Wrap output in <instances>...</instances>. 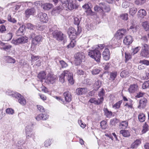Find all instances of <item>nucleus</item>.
Segmentation results:
<instances>
[{
    "label": "nucleus",
    "instance_id": "nucleus-1",
    "mask_svg": "<svg viewBox=\"0 0 149 149\" xmlns=\"http://www.w3.org/2000/svg\"><path fill=\"white\" fill-rule=\"evenodd\" d=\"M126 31L125 29H121L118 30L115 34L114 37L112 39V41L116 47L120 46L121 42V40L123 36L125 34Z\"/></svg>",
    "mask_w": 149,
    "mask_h": 149
},
{
    "label": "nucleus",
    "instance_id": "nucleus-2",
    "mask_svg": "<svg viewBox=\"0 0 149 149\" xmlns=\"http://www.w3.org/2000/svg\"><path fill=\"white\" fill-rule=\"evenodd\" d=\"M67 79L71 85H73L74 83L72 74L68 70H64L61 74L59 78V81L63 83L65 80Z\"/></svg>",
    "mask_w": 149,
    "mask_h": 149
},
{
    "label": "nucleus",
    "instance_id": "nucleus-3",
    "mask_svg": "<svg viewBox=\"0 0 149 149\" xmlns=\"http://www.w3.org/2000/svg\"><path fill=\"white\" fill-rule=\"evenodd\" d=\"M52 34L54 38L59 42H62L63 44L66 43V36L62 32L55 30L52 32Z\"/></svg>",
    "mask_w": 149,
    "mask_h": 149
},
{
    "label": "nucleus",
    "instance_id": "nucleus-4",
    "mask_svg": "<svg viewBox=\"0 0 149 149\" xmlns=\"http://www.w3.org/2000/svg\"><path fill=\"white\" fill-rule=\"evenodd\" d=\"M89 50L88 55L94 59L97 62H100L101 57V54L100 51L93 47H92V49H89Z\"/></svg>",
    "mask_w": 149,
    "mask_h": 149
},
{
    "label": "nucleus",
    "instance_id": "nucleus-5",
    "mask_svg": "<svg viewBox=\"0 0 149 149\" xmlns=\"http://www.w3.org/2000/svg\"><path fill=\"white\" fill-rule=\"evenodd\" d=\"M74 61L77 65H80L82 62H84L85 60V54L83 52H79L74 55Z\"/></svg>",
    "mask_w": 149,
    "mask_h": 149
},
{
    "label": "nucleus",
    "instance_id": "nucleus-6",
    "mask_svg": "<svg viewBox=\"0 0 149 149\" xmlns=\"http://www.w3.org/2000/svg\"><path fill=\"white\" fill-rule=\"evenodd\" d=\"M33 128V124L31 123L30 122L26 124L25 131L27 139H35L34 134L32 133Z\"/></svg>",
    "mask_w": 149,
    "mask_h": 149
},
{
    "label": "nucleus",
    "instance_id": "nucleus-7",
    "mask_svg": "<svg viewBox=\"0 0 149 149\" xmlns=\"http://www.w3.org/2000/svg\"><path fill=\"white\" fill-rule=\"evenodd\" d=\"M28 38L26 36H22L16 39H13L11 41L12 43L15 45L23 44L27 42Z\"/></svg>",
    "mask_w": 149,
    "mask_h": 149
},
{
    "label": "nucleus",
    "instance_id": "nucleus-8",
    "mask_svg": "<svg viewBox=\"0 0 149 149\" xmlns=\"http://www.w3.org/2000/svg\"><path fill=\"white\" fill-rule=\"evenodd\" d=\"M35 34L32 33L30 35V36L32 38V44L34 46L37 45L40 43L42 40V37L40 35L35 36Z\"/></svg>",
    "mask_w": 149,
    "mask_h": 149
},
{
    "label": "nucleus",
    "instance_id": "nucleus-9",
    "mask_svg": "<svg viewBox=\"0 0 149 149\" xmlns=\"http://www.w3.org/2000/svg\"><path fill=\"white\" fill-rule=\"evenodd\" d=\"M56 78V77L55 75L49 73L46 76L45 82L49 84H53L55 82Z\"/></svg>",
    "mask_w": 149,
    "mask_h": 149
},
{
    "label": "nucleus",
    "instance_id": "nucleus-10",
    "mask_svg": "<svg viewBox=\"0 0 149 149\" xmlns=\"http://www.w3.org/2000/svg\"><path fill=\"white\" fill-rule=\"evenodd\" d=\"M68 33L70 37L72 39H74L78 35L75 29L72 27L69 28Z\"/></svg>",
    "mask_w": 149,
    "mask_h": 149
},
{
    "label": "nucleus",
    "instance_id": "nucleus-11",
    "mask_svg": "<svg viewBox=\"0 0 149 149\" xmlns=\"http://www.w3.org/2000/svg\"><path fill=\"white\" fill-rule=\"evenodd\" d=\"M78 7L75 3V1L74 0H70L67 4V8L70 10H72Z\"/></svg>",
    "mask_w": 149,
    "mask_h": 149
},
{
    "label": "nucleus",
    "instance_id": "nucleus-12",
    "mask_svg": "<svg viewBox=\"0 0 149 149\" xmlns=\"http://www.w3.org/2000/svg\"><path fill=\"white\" fill-rule=\"evenodd\" d=\"M38 15L41 22L43 23H46L47 22L48 18L45 13L40 12L39 13Z\"/></svg>",
    "mask_w": 149,
    "mask_h": 149
},
{
    "label": "nucleus",
    "instance_id": "nucleus-13",
    "mask_svg": "<svg viewBox=\"0 0 149 149\" xmlns=\"http://www.w3.org/2000/svg\"><path fill=\"white\" fill-rule=\"evenodd\" d=\"M147 102V100L145 98H142L139 101V105L138 108L140 109H143L146 107Z\"/></svg>",
    "mask_w": 149,
    "mask_h": 149
},
{
    "label": "nucleus",
    "instance_id": "nucleus-14",
    "mask_svg": "<svg viewBox=\"0 0 149 149\" xmlns=\"http://www.w3.org/2000/svg\"><path fill=\"white\" fill-rule=\"evenodd\" d=\"M36 12V10L34 8H28L25 11L26 17H29L30 15H33Z\"/></svg>",
    "mask_w": 149,
    "mask_h": 149
},
{
    "label": "nucleus",
    "instance_id": "nucleus-15",
    "mask_svg": "<svg viewBox=\"0 0 149 149\" xmlns=\"http://www.w3.org/2000/svg\"><path fill=\"white\" fill-rule=\"evenodd\" d=\"M103 59L106 61L108 60L110 58V52L108 48H105L102 54Z\"/></svg>",
    "mask_w": 149,
    "mask_h": 149
},
{
    "label": "nucleus",
    "instance_id": "nucleus-16",
    "mask_svg": "<svg viewBox=\"0 0 149 149\" xmlns=\"http://www.w3.org/2000/svg\"><path fill=\"white\" fill-rule=\"evenodd\" d=\"M46 74L44 71H42L39 72L37 76L38 79V81L41 82H43V80H45L46 77Z\"/></svg>",
    "mask_w": 149,
    "mask_h": 149
},
{
    "label": "nucleus",
    "instance_id": "nucleus-17",
    "mask_svg": "<svg viewBox=\"0 0 149 149\" xmlns=\"http://www.w3.org/2000/svg\"><path fill=\"white\" fill-rule=\"evenodd\" d=\"M132 41V37L130 36H127L125 37L123 42L125 45H128L131 44Z\"/></svg>",
    "mask_w": 149,
    "mask_h": 149
},
{
    "label": "nucleus",
    "instance_id": "nucleus-18",
    "mask_svg": "<svg viewBox=\"0 0 149 149\" xmlns=\"http://www.w3.org/2000/svg\"><path fill=\"white\" fill-rule=\"evenodd\" d=\"M65 101L67 102H69L72 100V96L70 93L68 91L64 92L63 93Z\"/></svg>",
    "mask_w": 149,
    "mask_h": 149
},
{
    "label": "nucleus",
    "instance_id": "nucleus-19",
    "mask_svg": "<svg viewBox=\"0 0 149 149\" xmlns=\"http://www.w3.org/2000/svg\"><path fill=\"white\" fill-rule=\"evenodd\" d=\"M49 116L47 114H43L42 113L38 115L36 117V119L38 121L46 120L48 119Z\"/></svg>",
    "mask_w": 149,
    "mask_h": 149
},
{
    "label": "nucleus",
    "instance_id": "nucleus-20",
    "mask_svg": "<svg viewBox=\"0 0 149 149\" xmlns=\"http://www.w3.org/2000/svg\"><path fill=\"white\" fill-rule=\"evenodd\" d=\"M87 89L85 88H79L76 89V93L77 95H82L87 91Z\"/></svg>",
    "mask_w": 149,
    "mask_h": 149
},
{
    "label": "nucleus",
    "instance_id": "nucleus-21",
    "mask_svg": "<svg viewBox=\"0 0 149 149\" xmlns=\"http://www.w3.org/2000/svg\"><path fill=\"white\" fill-rule=\"evenodd\" d=\"M102 5V11L105 12H109L110 10V8L109 5L105 4L103 3H100V5Z\"/></svg>",
    "mask_w": 149,
    "mask_h": 149
},
{
    "label": "nucleus",
    "instance_id": "nucleus-22",
    "mask_svg": "<svg viewBox=\"0 0 149 149\" xmlns=\"http://www.w3.org/2000/svg\"><path fill=\"white\" fill-rule=\"evenodd\" d=\"M137 85L136 84H134L130 85L128 90L130 93H133L137 90Z\"/></svg>",
    "mask_w": 149,
    "mask_h": 149
},
{
    "label": "nucleus",
    "instance_id": "nucleus-23",
    "mask_svg": "<svg viewBox=\"0 0 149 149\" xmlns=\"http://www.w3.org/2000/svg\"><path fill=\"white\" fill-rule=\"evenodd\" d=\"M128 124L127 120L122 121L120 122L119 127L122 129H125L127 127Z\"/></svg>",
    "mask_w": 149,
    "mask_h": 149
},
{
    "label": "nucleus",
    "instance_id": "nucleus-24",
    "mask_svg": "<svg viewBox=\"0 0 149 149\" xmlns=\"http://www.w3.org/2000/svg\"><path fill=\"white\" fill-rule=\"evenodd\" d=\"M101 71L100 68L98 67H95L91 70L92 74L93 75H96L99 74Z\"/></svg>",
    "mask_w": 149,
    "mask_h": 149
},
{
    "label": "nucleus",
    "instance_id": "nucleus-25",
    "mask_svg": "<svg viewBox=\"0 0 149 149\" xmlns=\"http://www.w3.org/2000/svg\"><path fill=\"white\" fill-rule=\"evenodd\" d=\"M146 15V11L143 9L140 10L138 13V16L139 17L141 18L143 17Z\"/></svg>",
    "mask_w": 149,
    "mask_h": 149
},
{
    "label": "nucleus",
    "instance_id": "nucleus-26",
    "mask_svg": "<svg viewBox=\"0 0 149 149\" xmlns=\"http://www.w3.org/2000/svg\"><path fill=\"white\" fill-rule=\"evenodd\" d=\"M140 55L141 56L146 58L149 57V50H141Z\"/></svg>",
    "mask_w": 149,
    "mask_h": 149
},
{
    "label": "nucleus",
    "instance_id": "nucleus-27",
    "mask_svg": "<svg viewBox=\"0 0 149 149\" xmlns=\"http://www.w3.org/2000/svg\"><path fill=\"white\" fill-rule=\"evenodd\" d=\"M53 6L52 4L49 3H47L41 6V7L45 10H49Z\"/></svg>",
    "mask_w": 149,
    "mask_h": 149
},
{
    "label": "nucleus",
    "instance_id": "nucleus-28",
    "mask_svg": "<svg viewBox=\"0 0 149 149\" xmlns=\"http://www.w3.org/2000/svg\"><path fill=\"white\" fill-rule=\"evenodd\" d=\"M104 111L106 117L109 118L111 117L112 115V112L111 111H109L107 108H104Z\"/></svg>",
    "mask_w": 149,
    "mask_h": 149
},
{
    "label": "nucleus",
    "instance_id": "nucleus-29",
    "mask_svg": "<svg viewBox=\"0 0 149 149\" xmlns=\"http://www.w3.org/2000/svg\"><path fill=\"white\" fill-rule=\"evenodd\" d=\"M25 26L24 25H22V26L19 27L17 32V35L18 36H21L23 34L24 30L25 28Z\"/></svg>",
    "mask_w": 149,
    "mask_h": 149
},
{
    "label": "nucleus",
    "instance_id": "nucleus-30",
    "mask_svg": "<svg viewBox=\"0 0 149 149\" xmlns=\"http://www.w3.org/2000/svg\"><path fill=\"white\" fill-rule=\"evenodd\" d=\"M142 26L144 29L146 31H147L149 30V22L148 21H146L142 23Z\"/></svg>",
    "mask_w": 149,
    "mask_h": 149
},
{
    "label": "nucleus",
    "instance_id": "nucleus-31",
    "mask_svg": "<svg viewBox=\"0 0 149 149\" xmlns=\"http://www.w3.org/2000/svg\"><path fill=\"white\" fill-rule=\"evenodd\" d=\"M120 133L122 135L125 137H127L130 136V134L128 130H122L120 131Z\"/></svg>",
    "mask_w": 149,
    "mask_h": 149
},
{
    "label": "nucleus",
    "instance_id": "nucleus-32",
    "mask_svg": "<svg viewBox=\"0 0 149 149\" xmlns=\"http://www.w3.org/2000/svg\"><path fill=\"white\" fill-rule=\"evenodd\" d=\"M6 59L7 62L9 63H14L16 61L14 58L10 56H6Z\"/></svg>",
    "mask_w": 149,
    "mask_h": 149
},
{
    "label": "nucleus",
    "instance_id": "nucleus-33",
    "mask_svg": "<svg viewBox=\"0 0 149 149\" xmlns=\"http://www.w3.org/2000/svg\"><path fill=\"white\" fill-rule=\"evenodd\" d=\"M128 15L127 13H124L121 14L120 16V19L124 21H127L128 19Z\"/></svg>",
    "mask_w": 149,
    "mask_h": 149
},
{
    "label": "nucleus",
    "instance_id": "nucleus-34",
    "mask_svg": "<svg viewBox=\"0 0 149 149\" xmlns=\"http://www.w3.org/2000/svg\"><path fill=\"white\" fill-rule=\"evenodd\" d=\"M18 101L23 106L26 103V101L25 99L22 95L19 99Z\"/></svg>",
    "mask_w": 149,
    "mask_h": 149
},
{
    "label": "nucleus",
    "instance_id": "nucleus-35",
    "mask_svg": "<svg viewBox=\"0 0 149 149\" xmlns=\"http://www.w3.org/2000/svg\"><path fill=\"white\" fill-rule=\"evenodd\" d=\"M76 42L74 39H72L69 44L67 45V48H71L74 47L76 44Z\"/></svg>",
    "mask_w": 149,
    "mask_h": 149
},
{
    "label": "nucleus",
    "instance_id": "nucleus-36",
    "mask_svg": "<svg viewBox=\"0 0 149 149\" xmlns=\"http://www.w3.org/2000/svg\"><path fill=\"white\" fill-rule=\"evenodd\" d=\"M149 129L148 125L146 123H145L143 126V129L141 132L143 134L145 133Z\"/></svg>",
    "mask_w": 149,
    "mask_h": 149
},
{
    "label": "nucleus",
    "instance_id": "nucleus-37",
    "mask_svg": "<svg viewBox=\"0 0 149 149\" xmlns=\"http://www.w3.org/2000/svg\"><path fill=\"white\" fill-rule=\"evenodd\" d=\"M107 121L105 120H102L100 122V125L102 129L105 130L107 127Z\"/></svg>",
    "mask_w": 149,
    "mask_h": 149
},
{
    "label": "nucleus",
    "instance_id": "nucleus-38",
    "mask_svg": "<svg viewBox=\"0 0 149 149\" xmlns=\"http://www.w3.org/2000/svg\"><path fill=\"white\" fill-rule=\"evenodd\" d=\"M13 34L12 33L10 32L9 33H7L6 36V40L7 41L10 40L13 38Z\"/></svg>",
    "mask_w": 149,
    "mask_h": 149
},
{
    "label": "nucleus",
    "instance_id": "nucleus-39",
    "mask_svg": "<svg viewBox=\"0 0 149 149\" xmlns=\"http://www.w3.org/2000/svg\"><path fill=\"white\" fill-rule=\"evenodd\" d=\"M141 49V47L138 46L135 48H132V54L134 55L138 53Z\"/></svg>",
    "mask_w": 149,
    "mask_h": 149
},
{
    "label": "nucleus",
    "instance_id": "nucleus-40",
    "mask_svg": "<svg viewBox=\"0 0 149 149\" xmlns=\"http://www.w3.org/2000/svg\"><path fill=\"white\" fill-rule=\"evenodd\" d=\"M129 72L127 70H125L122 71L120 73V76L122 78H124L127 77Z\"/></svg>",
    "mask_w": 149,
    "mask_h": 149
},
{
    "label": "nucleus",
    "instance_id": "nucleus-41",
    "mask_svg": "<svg viewBox=\"0 0 149 149\" xmlns=\"http://www.w3.org/2000/svg\"><path fill=\"white\" fill-rule=\"evenodd\" d=\"M117 72H111L110 74V79L113 81L116 77Z\"/></svg>",
    "mask_w": 149,
    "mask_h": 149
},
{
    "label": "nucleus",
    "instance_id": "nucleus-42",
    "mask_svg": "<svg viewBox=\"0 0 149 149\" xmlns=\"http://www.w3.org/2000/svg\"><path fill=\"white\" fill-rule=\"evenodd\" d=\"M125 62L126 63L132 57L130 54L128 52H125Z\"/></svg>",
    "mask_w": 149,
    "mask_h": 149
},
{
    "label": "nucleus",
    "instance_id": "nucleus-43",
    "mask_svg": "<svg viewBox=\"0 0 149 149\" xmlns=\"http://www.w3.org/2000/svg\"><path fill=\"white\" fill-rule=\"evenodd\" d=\"M141 50H149V45L142 43L141 44Z\"/></svg>",
    "mask_w": 149,
    "mask_h": 149
},
{
    "label": "nucleus",
    "instance_id": "nucleus-44",
    "mask_svg": "<svg viewBox=\"0 0 149 149\" xmlns=\"http://www.w3.org/2000/svg\"><path fill=\"white\" fill-rule=\"evenodd\" d=\"M138 118L139 121L143 122H144L145 120V116L143 113L140 114L138 116Z\"/></svg>",
    "mask_w": 149,
    "mask_h": 149
},
{
    "label": "nucleus",
    "instance_id": "nucleus-45",
    "mask_svg": "<svg viewBox=\"0 0 149 149\" xmlns=\"http://www.w3.org/2000/svg\"><path fill=\"white\" fill-rule=\"evenodd\" d=\"M136 26L135 24H132L128 29L130 31H132L133 33L136 32Z\"/></svg>",
    "mask_w": 149,
    "mask_h": 149
},
{
    "label": "nucleus",
    "instance_id": "nucleus-46",
    "mask_svg": "<svg viewBox=\"0 0 149 149\" xmlns=\"http://www.w3.org/2000/svg\"><path fill=\"white\" fill-rule=\"evenodd\" d=\"M61 10L62 9L60 6H58L54 8L52 12L55 13H56V14H58Z\"/></svg>",
    "mask_w": 149,
    "mask_h": 149
},
{
    "label": "nucleus",
    "instance_id": "nucleus-47",
    "mask_svg": "<svg viewBox=\"0 0 149 149\" xmlns=\"http://www.w3.org/2000/svg\"><path fill=\"white\" fill-rule=\"evenodd\" d=\"M105 47L104 44H100L98 45H96L95 46L93 47L95 49H96L97 50H98L99 51L102 50Z\"/></svg>",
    "mask_w": 149,
    "mask_h": 149
},
{
    "label": "nucleus",
    "instance_id": "nucleus-48",
    "mask_svg": "<svg viewBox=\"0 0 149 149\" xmlns=\"http://www.w3.org/2000/svg\"><path fill=\"white\" fill-rule=\"evenodd\" d=\"M137 11L136 8L132 7L130 9L129 13L131 15L133 16L136 13Z\"/></svg>",
    "mask_w": 149,
    "mask_h": 149
},
{
    "label": "nucleus",
    "instance_id": "nucleus-49",
    "mask_svg": "<svg viewBox=\"0 0 149 149\" xmlns=\"http://www.w3.org/2000/svg\"><path fill=\"white\" fill-rule=\"evenodd\" d=\"M119 122V120L117 118H114L110 120V123L112 125H115Z\"/></svg>",
    "mask_w": 149,
    "mask_h": 149
},
{
    "label": "nucleus",
    "instance_id": "nucleus-50",
    "mask_svg": "<svg viewBox=\"0 0 149 149\" xmlns=\"http://www.w3.org/2000/svg\"><path fill=\"white\" fill-rule=\"evenodd\" d=\"M21 95L20 93L17 92H14V93L13 94L12 97L15 99H19L20 97H21Z\"/></svg>",
    "mask_w": 149,
    "mask_h": 149
},
{
    "label": "nucleus",
    "instance_id": "nucleus-51",
    "mask_svg": "<svg viewBox=\"0 0 149 149\" xmlns=\"http://www.w3.org/2000/svg\"><path fill=\"white\" fill-rule=\"evenodd\" d=\"M141 143V142L140 140H135V141L132 144L131 146L133 148H136Z\"/></svg>",
    "mask_w": 149,
    "mask_h": 149
},
{
    "label": "nucleus",
    "instance_id": "nucleus-52",
    "mask_svg": "<svg viewBox=\"0 0 149 149\" xmlns=\"http://www.w3.org/2000/svg\"><path fill=\"white\" fill-rule=\"evenodd\" d=\"M146 0H136L135 1V3L139 6L143 4L146 1Z\"/></svg>",
    "mask_w": 149,
    "mask_h": 149
},
{
    "label": "nucleus",
    "instance_id": "nucleus-53",
    "mask_svg": "<svg viewBox=\"0 0 149 149\" xmlns=\"http://www.w3.org/2000/svg\"><path fill=\"white\" fill-rule=\"evenodd\" d=\"M85 12L88 15L93 16L96 14V13L95 12H93L91 8L86 10Z\"/></svg>",
    "mask_w": 149,
    "mask_h": 149
},
{
    "label": "nucleus",
    "instance_id": "nucleus-54",
    "mask_svg": "<svg viewBox=\"0 0 149 149\" xmlns=\"http://www.w3.org/2000/svg\"><path fill=\"white\" fill-rule=\"evenodd\" d=\"M74 24L77 26H79L80 23L81 19L77 17H74Z\"/></svg>",
    "mask_w": 149,
    "mask_h": 149
},
{
    "label": "nucleus",
    "instance_id": "nucleus-55",
    "mask_svg": "<svg viewBox=\"0 0 149 149\" xmlns=\"http://www.w3.org/2000/svg\"><path fill=\"white\" fill-rule=\"evenodd\" d=\"M8 20V21L13 23H15L17 22V20L14 18L12 17L10 15H8L7 17Z\"/></svg>",
    "mask_w": 149,
    "mask_h": 149
},
{
    "label": "nucleus",
    "instance_id": "nucleus-56",
    "mask_svg": "<svg viewBox=\"0 0 149 149\" xmlns=\"http://www.w3.org/2000/svg\"><path fill=\"white\" fill-rule=\"evenodd\" d=\"M122 103L121 101H119L116 102L113 106V107L115 109H118L120 108V106Z\"/></svg>",
    "mask_w": 149,
    "mask_h": 149
},
{
    "label": "nucleus",
    "instance_id": "nucleus-57",
    "mask_svg": "<svg viewBox=\"0 0 149 149\" xmlns=\"http://www.w3.org/2000/svg\"><path fill=\"white\" fill-rule=\"evenodd\" d=\"M104 94L105 92L104 89L103 88H102L101 91L98 93V96L100 97V98H102L103 99H104L103 96L104 95Z\"/></svg>",
    "mask_w": 149,
    "mask_h": 149
},
{
    "label": "nucleus",
    "instance_id": "nucleus-58",
    "mask_svg": "<svg viewBox=\"0 0 149 149\" xmlns=\"http://www.w3.org/2000/svg\"><path fill=\"white\" fill-rule=\"evenodd\" d=\"M142 88L145 89L149 88V80L145 82L142 85Z\"/></svg>",
    "mask_w": 149,
    "mask_h": 149
},
{
    "label": "nucleus",
    "instance_id": "nucleus-59",
    "mask_svg": "<svg viewBox=\"0 0 149 149\" xmlns=\"http://www.w3.org/2000/svg\"><path fill=\"white\" fill-rule=\"evenodd\" d=\"M100 6H95L94 7V10L95 11L99 12H102V5H101Z\"/></svg>",
    "mask_w": 149,
    "mask_h": 149
},
{
    "label": "nucleus",
    "instance_id": "nucleus-60",
    "mask_svg": "<svg viewBox=\"0 0 149 149\" xmlns=\"http://www.w3.org/2000/svg\"><path fill=\"white\" fill-rule=\"evenodd\" d=\"M6 113L12 115L14 113V110L11 108H8L6 110Z\"/></svg>",
    "mask_w": 149,
    "mask_h": 149
},
{
    "label": "nucleus",
    "instance_id": "nucleus-61",
    "mask_svg": "<svg viewBox=\"0 0 149 149\" xmlns=\"http://www.w3.org/2000/svg\"><path fill=\"white\" fill-rule=\"evenodd\" d=\"M59 63L62 68H66L68 66L67 64L63 60L60 61Z\"/></svg>",
    "mask_w": 149,
    "mask_h": 149
},
{
    "label": "nucleus",
    "instance_id": "nucleus-62",
    "mask_svg": "<svg viewBox=\"0 0 149 149\" xmlns=\"http://www.w3.org/2000/svg\"><path fill=\"white\" fill-rule=\"evenodd\" d=\"M139 63H140L147 65H149V61L146 60H141L140 61Z\"/></svg>",
    "mask_w": 149,
    "mask_h": 149
},
{
    "label": "nucleus",
    "instance_id": "nucleus-63",
    "mask_svg": "<svg viewBox=\"0 0 149 149\" xmlns=\"http://www.w3.org/2000/svg\"><path fill=\"white\" fill-rule=\"evenodd\" d=\"M104 99L102 98H98L97 100L96 99V105H98L102 103Z\"/></svg>",
    "mask_w": 149,
    "mask_h": 149
},
{
    "label": "nucleus",
    "instance_id": "nucleus-64",
    "mask_svg": "<svg viewBox=\"0 0 149 149\" xmlns=\"http://www.w3.org/2000/svg\"><path fill=\"white\" fill-rule=\"evenodd\" d=\"M37 109L40 112L43 113L45 111V109L43 107L40 105H37Z\"/></svg>",
    "mask_w": 149,
    "mask_h": 149
}]
</instances>
